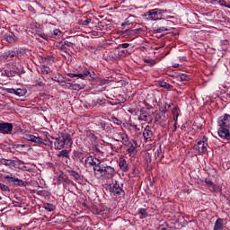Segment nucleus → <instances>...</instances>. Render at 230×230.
I'll return each instance as SVG.
<instances>
[{
    "instance_id": "obj_8",
    "label": "nucleus",
    "mask_w": 230,
    "mask_h": 230,
    "mask_svg": "<svg viewBox=\"0 0 230 230\" xmlns=\"http://www.w3.org/2000/svg\"><path fill=\"white\" fill-rule=\"evenodd\" d=\"M13 124L8 122L0 123V134H12Z\"/></svg>"
},
{
    "instance_id": "obj_32",
    "label": "nucleus",
    "mask_w": 230,
    "mask_h": 230,
    "mask_svg": "<svg viewBox=\"0 0 230 230\" xmlns=\"http://www.w3.org/2000/svg\"><path fill=\"white\" fill-rule=\"evenodd\" d=\"M179 79L181 80V82H189V80H190V75H186L184 74L181 75L179 76Z\"/></svg>"
},
{
    "instance_id": "obj_22",
    "label": "nucleus",
    "mask_w": 230,
    "mask_h": 230,
    "mask_svg": "<svg viewBox=\"0 0 230 230\" xmlns=\"http://www.w3.org/2000/svg\"><path fill=\"white\" fill-rule=\"evenodd\" d=\"M205 182H206L207 186H208L210 191H217V185H215V183H213L211 181V180L206 179Z\"/></svg>"
},
{
    "instance_id": "obj_41",
    "label": "nucleus",
    "mask_w": 230,
    "mask_h": 230,
    "mask_svg": "<svg viewBox=\"0 0 230 230\" xmlns=\"http://www.w3.org/2000/svg\"><path fill=\"white\" fill-rule=\"evenodd\" d=\"M156 31H157L158 33H161L162 31H168V29H166L165 27H161V28H158V29L156 30Z\"/></svg>"
},
{
    "instance_id": "obj_20",
    "label": "nucleus",
    "mask_w": 230,
    "mask_h": 230,
    "mask_svg": "<svg viewBox=\"0 0 230 230\" xmlns=\"http://www.w3.org/2000/svg\"><path fill=\"white\" fill-rule=\"evenodd\" d=\"M119 166L122 172H128V164H127V160L124 158L119 159Z\"/></svg>"
},
{
    "instance_id": "obj_42",
    "label": "nucleus",
    "mask_w": 230,
    "mask_h": 230,
    "mask_svg": "<svg viewBox=\"0 0 230 230\" xmlns=\"http://www.w3.org/2000/svg\"><path fill=\"white\" fill-rule=\"evenodd\" d=\"M159 119H161V113H156V115L155 116V121L157 123Z\"/></svg>"
},
{
    "instance_id": "obj_44",
    "label": "nucleus",
    "mask_w": 230,
    "mask_h": 230,
    "mask_svg": "<svg viewBox=\"0 0 230 230\" xmlns=\"http://www.w3.org/2000/svg\"><path fill=\"white\" fill-rule=\"evenodd\" d=\"M126 33L128 35H134V31L133 30H126Z\"/></svg>"
},
{
    "instance_id": "obj_14",
    "label": "nucleus",
    "mask_w": 230,
    "mask_h": 230,
    "mask_svg": "<svg viewBox=\"0 0 230 230\" xmlns=\"http://www.w3.org/2000/svg\"><path fill=\"white\" fill-rule=\"evenodd\" d=\"M139 121H146L147 123H152V116L145 111V109H142L140 111V115L138 117Z\"/></svg>"
},
{
    "instance_id": "obj_21",
    "label": "nucleus",
    "mask_w": 230,
    "mask_h": 230,
    "mask_svg": "<svg viewBox=\"0 0 230 230\" xmlns=\"http://www.w3.org/2000/svg\"><path fill=\"white\" fill-rule=\"evenodd\" d=\"M105 212H107L105 208H100L98 207L92 208V213H93V215H101L102 217H103Z\"/></svg>"
},
{
    "instance_id": "obj_5",
    "label": "nucleus",
    "mask_w": 230,
    "mask_h": 230,
    "mask_svg": "<svg viewBox=\"0 0 230 230\" xmlns=\"http://www.w3.org/2000/svg\"><path fill=\"white\" fill-rule=\"evenodd\" d=\"M125 146H128L127 152L129 155L130 157H136V155L137 154V142L134 141L128 142V145H124Z\"/></svg>"
},
{
    "instance_id": "obj_50",
    "label": "nucleus",
    "mask_w": 230,
    "mask_h": 230,
    "mask_svg": "<svg viewBox=\"0 0 230 230\" xmlns=\"http://www.w3.org/2000/svg\"><path fill=\"white\" fill-rule=\"evenodd\" d=\"M128 46H130V44H128V43H123L122 44V48H128Z\"/></svg>"
},
{
    "instance_id": "obj_13",
    "label": "nucleus",
    "mask_w": 230,
    "mask_h": 230,
    "mask_svg": "<svg viewBox=\"0 0 230 230\" xmlns=\"http://www.w3.org/2000/svg\"><path fill=\"white\" fill-rule=\"evenodd\" d=\"M18 39L19 37H17V35L12 31L5 33L4 36V40L9 44H14V42H17Z\"/></svg>"
},
{
    "instance_id": "obj_35",
    "label": "nucleus",
    "mask_w": 230,
    "mask_h": 230,
    "mask_svg": "<svg viewBox=\"0 0 230 230\" xmlns=\"http://www.w3.org/2000/svg\"><path fill=\"white\" fill-rule=\"evenodd\" d=\"M63 47L65 48V49H67V48H73V42L66 40Z\"/></svg>"
},
{
    "instance_id": "obj_43",
    "label": "nucleus",
    "mask_w": 230,
    "mask_h": 230,
    "mask_svg": "<svg viewBox=\"0 0 230 230\" xmlns=\"http://www.w3.org/2000/svg\"><path fill=\"white\" fill-rule=\"evenodd\" d=\"M159 155H161V149H157L156 152L155 153V159L159 158Z\"/></svg>"
},
{
    "instance_id": "obj_1",
    "label": "nucleus",
    "mask_w": 230,
    "mask_h": 230,
    "mask_svg": "<svg viewBox=\"0 0 230 230\" xmlns=\"http://www.w3.org/2000/svg\"><path fill=\"white\" fill-rule=\"evenodd\" d=\"M217 125L219 127L217 131L219 137L230 143V115L226 113L223 118H219Z\"/></svg>"
},
{
    "instance_id": "obj_51",
    "label": "nucleus",
    "mask_w": 230,
    "mask_h": 230,
    "mask_svg": "<svg viewBox=\"0 0 230 230\" xmlns=\"http://www.w3.org/2000/svg\"><path fill=\"white\" fill-rule=\"evenodd\" d=\"M101 127H102V130H105V123L101 122Z\"/></svg>"
},
{
    "instance_id": "obj_10",
    "label": "nucleus",
    "mask_w": 230,
    "mask_h": 230,
    "mask_svg": "<svg viewBox=\"0 0 230 230\" xmlns=\"http://www.w3.org/2000/svg\"><path fill=\"white\" fill-rule=\"evenodd\" d=\"M5 93H8L9 94H15L16 96H24L28 91L26 88H18V89H13V88H5Z\"/></svg>"
},
{
    "instance_id": "obj_56",
    "label": "nucleus",
    "mask_w": 230,
    "mask_h": 230,
    "mask_svg": "<svg viewBox=\"0 0 230 230\" xmlns=\"http://www.w3.org/2000/svg\"><path fill=\"white\" fill-rule=\"evenodd\" d=\"M92 76H93V77L95 76V74H94V72H93V74H92Z\"/></svg>"
},
{
    "instance_id": "obj_54",
    "label": "nucleus",
    "mask_w": 230,
    "mask_h": 230,
    "mask_svg": "<svg viewBox=\"0 0 230 230\" xmlns=\"http://www.w3.org/2000/svg\"><path fill=\"white\" fill-rule=\"evenodd\" d=\"M38 85H40V87H42V85H44V83L40 82L38 84Z\"/></svg>"
},
{
    "instance_id": "obj_18",
    "label": "nucleus",
    "mask_w": 230,
    "mask_h": 230,
    "mask_svg": "<svg viewBox=\"0 0 230 230\" xmlns=\"http://www.w3.org/2000/svg\"><path fill=\"white\" fill-rule=\"evenodd\" d=\"M66 87H68V89H73L74 91H80V89H84V84L67 83Z\"/></svg>"
},
{
    "instance_id": "obj_31",
    "label": "nucleus",
    "mask_w": 230,
    "mask_h": 230,
    "mask_svg": "<svg viewBox=\"0 0 230 230\" xmlns=\"http://www.w3.org/2000/svg\"><path fill=\"white\" fill-rule=\"evenodd\" d=\"M144 62L146 64H148L151 67L153 66H155L157 64V61L154 60V59H144Z\"/></svg>"
},
{
    "instance_id": "obj_40",
    "label": "nucleus",
    "mask_w": 230,
    "mask_h": 230,
    "mask_svg": "<svg viewBox=\"0 0 230 230\" xmlns=\"http://www.w3.org/2000/svg\"><path fill=\"white\" fill-rule=\"evenodd\" d=\"M83 75H84V77L90 75L91 78H94V77L93 76V74H91V72H89L88 70H84V71L83 72Z\"/></svg>"
},
{
    "instance_id": "obj_15",
    "label": "nucleus",
    "mask_w": 230,
    "mask_h": 230,
    "mask_svg": "<svg viewBox=\"0 0 230 230\" xmlns=\"http://www.w3.org/2000/svg\"><path fill=\"white\" fill-rule=\"evenodd\" d=\"M116 174V171L113 167L104 166V172L102 173L103 177L106 179H112V176Z\"/></svg>"
},
{
    "instance_id": "obj_11",
    "label": "nucleus",
    "mask_w": 230,
    "mask_h": 230,
    "mask_svg": "<svg viewBox=\"0 0 230 230\" xmlns=\"http://www.w3.org/2000/svg\"><path fill=\"white\" fill-rule=\"evenodd\" d=\"M109 190L112 195H115V197H118L123 193V188L119 186V183L118 181L115 182V184L111 185L109 188Z\"/></svg>"
},
{
    "instance_id": "obj_47",
    "label": "nucleus",
    "mask_w": 230,
    "mask_h": 230,
    "mask_svg": "<svg viewBox=\"0 0 230 230\" xmlns=\"http://www.w3.org/2000/svg\"><path fill=\"white\" fill-rule=\"evenodd\" d=\"M206 1V3H211L212 4H215V3H217V1L218 0H204Z\"/></svg>"
},
{
    "instance_id": "obj_16",
    "label": "nucleus",
    "mask_w": 230,
    "mask_h": 230,
    "mask_svg": "<svg viewBox=\"0 0 230 230\" xmlns=\"http://www.w3.org/2000/svg\"><path fill=\"white\" fill-rule=\"evenodd\" d=\"M144 139L148 141V139H152L154 133L152 132V128L150 126H146L143 131Z\"/></svg>"
},
{
    "instance_id": "obj_58",
    "label": "nucleus",
    "mask_w": 230,
    "mask_h": 230,
    "mask_svg": "<svg viewBox=\"0 0 230 230\" xmlns=\"http://www.w3.org/2000/svg\"><path fill=\"white\" fill-rule=\"evenodd\" d=\"M0 200H1V197H0Z\"/></svg>"
},
{
    "instance_id": "obj_34",
    "label": "nucleus",
    "mask_w": 230,
    "mask_h": 230,
    "mask_svg": "<svg viewBox=\"0 0 230 230\" xmlns=\"http://www.w3.org/2000/svg\"><path fill=\"white\" fill-rule=\"evenodd\" d=\"M16 148H27V150H31V147L29 145L24 144L16 145Z\"/></svg>"
},
{
    "instance_id": "obj_52",
    "label": "nucleus",
    "mask_w": 230,
    "mask_h": 230,
    "mask_svg": "<svg viewBox=\"0 0 230 230\" xmlns=\"http://www.w3.org/2000/svg\"><path fill=\"white\" fill-rule=\"evenodd\" d=\"M38 195H44V190H39Z\"/></svg>"
},
{
    "instance_id": "obj_25",
    "label": "nucleus",
    "mask_w": 230,
    "mask_h": 230,
    "mask_svg": "<svg viewBox=\"0 0 230 230\" xmlns=\"http://www.w3.org/2000/svg\"><path fill=\"white\" fill-rule=\"evenodd\" d=\"M1 164H4V166H12V164H15L14 160H6L4 158L0 160Z\"/></svg>"
},
{
    "instance_id": "obj_12",
    "label": "nucleus",
    "mask_w": 230,
    "mask_h": 230,
    "mask_svg": "<svg viewBox=\"0 0 230 230\" xmlns=\"http://www.w3.org/2000/svg\"><path fill=\"white\" fill-rule=\"evenodd\" d=\"M193 148L194 150H197L199 154H204L208 151V144L202 140H199Z\"/></svg>"
},
{
    "instance_id": "obj_29",
    "label": "nucleus",
    "mask_w": 230,
    "mask_h": 230,
    "mask_svg": "<svg viewBox=\"0 0 230 230\" xmlns=\"http://www.w3.org/2000/svg\"><path fill=\"white\" fill-rule=\"evenodd\" d=\"M4 179H5V181H7V182H14L15 183V181L17 178H15L13 175H6L4 177Z\"/></svg>"
},
{
    "instance_id": "obj_55",
    "label": "nucleus",
    "mask_w": 230,
    "mask_h": 230,
    "mask_svg": "<svg viewBox=\"0 0 230 230\" xmlns=\"http://www.w3.org/2000/svg\"><path fill=\"white\" fill-rule=\"evenodd\" d=\"M121 26H127V22L121 23Z\"/></svg>"
},
{
    "instance_id": "obj_46",
    "label": "nucleus",
    "mask_w": 230,
    "mask_h": 230,
    "mask_svg": "<svg viewBox=\"0 0 230 230\" xmlns=\"http://www.w3.org/2000/svg\"><path fill=\"white\" fill-rule=\"evenodd\" d=\"M7 230H21V227H19V226L8 227Z\"/></svg>"
},
{
    "instance_id": "obj_37",
    "label": "nucleus",
    "mask_w": 230,
    "mask_h": 230,
    "mask_svg": "<svg viewBox=\"0 0 230 230\" xmlns=\"http://www.w3.org/2000/svg\"><path fill=\"white\" fill-rule=\"evenodd\" d=\"M81 24H83L84 26H88V24H91V19L87 18L86 20H82Z\"/></svg>"
},
{
    "instance_id": "obj_33",
    "label": "nucleus",
    "mask_w": 230,
    "mask_h": 230,
    "mask_svg": "<svg viewBox=\"0 0 230 230\" xmlns=\"http://www.w3.org/2000/svg\"><path fill=\"white\" fill-rule=\"evenodd\" d=\"M138 215H141V217H144L145 218H146V217H148V212H146L145 208H139Z\"/></svg>"
},
{
    "instance_id": "obj_45",
    "label": "nucleus",
    "mask_w": 230,
    "mask_h": 230,
    "mask_svg": "<svg viewBox=\"0 0 230 230\" xmlns=\"http://www.w3.org/2000/svg\"><path fill=\"white\" fill-rule=\"evenodd\" d=\"M74 76H78L79 78H85V75L84 74H76V75H74Z\"/></svg>"
},
{
    "instance_id": "obj_17",
    "label": "nucleus",
    "mask_w": 230,
    "mask_h": 230,
    "mask_svg": "<svg viewBox=\"0 0 230 230\" xmlns=\"http://www.w3.org/2000/svg\"><path fill=\"white\" fill-rule=\"evenodd\" d=\"M19 53L15 50H9L4 54V58L5 60H11L12 58H17Z\"/></svg>"
},
{
    "instance_id": "obj_39",
    "label": "nucleus",
    "mask_w": 230,
    "mask_h": 230,
    "mask_svg": "<svg viewBox=\"0 0 230 230\" xmlns=\"http://www.w3.org/2000/svg\"><path fill=\"white\" fill-rule=\"evenodd\" d=\"M219 4L225 6L226 8H230V4H227L225 0H219Z\"/></svg>"
},
{
    "instance_id": "obj_28",
    "label": "nucleus",
    "mask_w": 230,
    "mask_h": 230,
    "mask_svg": "<svg viewBox=\"0 0 230 230\" xmlns=\"http://www.w3.org/2000/svg\"><path fill=\"white\" fill-rule=\"evenodd\" d=\"M44 208L47 210V211H55V206L51 203H45L44 204Z\"/></svg>"
},
{
    "instance_id": "obj_49",
    "label": "nucleus",
    "mask_w": 230,
    "mask_h": 230,
    "mask_svg": "<svg viewBox=\"0 0 230 230\" xmlns=\"http://www.w3.org/2000/svg\"><path fill=\"white\" fill-rule=\"evenodd\" d=\"M40 37H41V39H45V40L48 39V36L44 33H40Z\"/></svg>"
},
{
    "instance_id": "obj_7",
    "label": "nucleus",
    "mask_w": 230,
    "mask_h": 230,
    "mask_svg": "<svg viewBox=\"0 0 230 230\" xmlns=\"http://www.w3.org/2000/svg\"><path fill=\"white\" fill-rule=\"evenodd\" d=\"M97 164H102V162L96 157L88 156L84 161L85 168H91V166L94 168Z\"/></svg>"
},
{
    "instance_id": "obj_30",
    "label": "nucleus",
    "mask_w": 230,
    "mask_h": 230,
    "mask_svg": "<svg viewBox=\"0 0 230 230\" xmlns=\"http://www.w3.org/2000/svg\"><path fill=\"white\" fill-rule=\"evenodd\" d=\"M60 35H62V31H60V30H58V29H55L53 31V33L50 35V37L55 39V38L58 37V36H60Z\"/></svg>"
},
{
    "instance_id": "obj_23",
    "label": "nucleus",
    "mask_w": 230,
    "mask_h": 230,
    "mask_svg": "<svg viewBox=\"0 0 230 230\" xmlns=\"http://www.w3.org/2000/svg\"><path fill=\"white\" fill-rule=\"evenodd\" d=\"M224 226V220L222 218H218L214 226V230H222V227Z\"/></svg>"
},
{
    "instance_id": "obj_24",
    "label": "nucleus",
    "mask_w": 230,
    "mask_h": 230,
    "mask_svg": "<svg viewBox=\"0 0 230 230\" xmlns=\"http://www.w3.org/2000/svg\"><path fill=\"white\" fill-rule=\"evenodd\" d=\"M58 157H66V159H69V150L63 149L58 154Z\"/></svg>"
},
{
    "instance_id": "obj_57",
    "label": "nucleus",
    "mask_w": 230,
    "mask_h": 230,
    "mask_svg": "<svg viewBox=\"0 0 230 230\" xmlns=\"http://www.w3.org/2000/svg\"><path fill=\"white\" fill-rule=\"evenodd\" d=\"M161 230H166V228H165V227H163Z\"/></svg>"
},
{
    "instance_id": "obj_9",
    "label": "nucleus",
    "mask_w": 230,
    "mask_h": 230,
    "mask_svg": "<svg viewBox=\"0 0 230 230\" xmlns=\"http://www.w3.org/2000/svg\"><path fill=\"white\" fill-rule=\"evenodd\" d=\"M114 141L121 143L122 145H128V136L125 132H119L113 137Z\"/></svg>"
},
{
    "instance_id": "obj_2",
    "label": "nucleus",
    "mask_w": 230,
    "mask_h": 230,
    "mask_svg": "<svg viewBox=\"0 0 230 230\" xmlns=\"http://www.w3.org/2000/svg\"><path fill=\"white\" fill-rule=\"evenodd\" d=\"M50 143L49 146L55 150H62L65 146L72 144L71 135L68 133H61L58 138L52 137V140L48 138Z\"/></svg>"
},
{
    "instance_id": "obj_36",
    "label": "nucleus",
    "mask_w": 230,
    "mask_h": 230,
    "mask_svg": "<svg viewBox=\"0 0 230 230\" xmlns=\"http://www.w3.org/2000/svg\"><path fill=\"white\" fill-rule=\"evenodd\" d=\"M41 73L43 75H49V67H48V66L41 67Z\"/></svg>"
},
{
    "instance_id": "obj_6",
    "label": "nucleus",
    "mask_w": 230,
    "mask_h": 230,
    "mask_svg": "<svg viewBox=\"0 0 230 230\" xmlns=\"http://www.w3.org/2000/svg\"><path fill=\"white\" fill-rule=\"evenodd\" d=\"M5 75L9 78L12 76H21V68L19 66H10L6 70H5Z\"/></svg>"
},
{
    "instance_id": "obj_4",
    "label": "nucleus",
    "mask_w": 230,
    "mask_h": 230,
    "mask_svg": "<svg viewBox=\"0 0 230 230\" xmlns=\"http://www.w3.org/2000/svg\"><path fill=\"white\" fill-rule=\"evenodd\" d=\"M23 139L27 141H31L32 143H37L38 145H45L48 146V140L40 138V137H36L34 135H24Z\"/></svg>"
},
{
    "instance_id": "obj_19",
    "label": "nucleus",
    "mask_w": 230,
    "mask_h": 230,
    "mask_svg": "<svg viewBox=\"0 0 230 230\" xmlns=\"http://www.w3.org/2000/svg\"><path fill=\"white\" fill-rule=\"evenodd\" d=\"M105 170V166H102V164H97L93 167V172L95 177H98V175L103 176V172Z\"/></svg>"
},
{
    "instance_id": "obj_27",
    "label": "nucleus",
    "mask_w": 230,
    "mask_h": 230,
    "mask_svg": "<svg viewBox=\"0 0 230 230\" xmlns=\"http://www.w3.org/2000/svg\"><path fill=\"white\" fill-rule=\"evenodd\" d=\"M14 186H23V187H26V186H28V181H24L22 180H20V179L16 178V180L14 181Z\"/></svg>"
},
{
    "instance_id": "obj_3",
    "label": "nucleus",
    "mask_w": 230,
    "mask_h": 230,
    "mask_svg": "<svg viewBox=\"0 0 230 230\" xmlns=\"http://www.w3.org/2000/svg\"><path fill=\"white\" fill-rule=\"evenodd\" d=\"M145 17L147 21H159V19L163 18V13L159 9H153L146 13Z\"/></svg>"
},
{
    "instance_id": "obj_26",
    "label": "nucleus",
    "mask_w": 230,
    "mask_h": 230,
    "mask_svg": "<svg viewBox=\"0 0 230 230\" xmlns=\"http://www.w3.org/2000/svg\"><path fill=\"white\" fill-rule=\"evenodd\" d=\"M158 85H160V87H163L164 89H172V87H173L172 84L164 81H159Z\"/></svg>"
},
{
    "instance_id": "obj_38",
    "label": "nucleus",
    "mask_w": 230,
    "mask_h": 230,
    "mask_svg": "<svg viewBox=\"0 0 230 230\" xmlns=\"http://www.w3.org/2000/svg\"><path fill=\"white\" fill-rule=\"evenodd\" d=\"M0 189L2 190V191H10V187H8L3 183H2V185H0Z\"/></svg>"
},
{
    "instance_id": "obj_48",
    "label": "nucleus",
    "mask_w": 230,
    "mask_h": 230,
    "mask_svg": "<svg viewBox=\"0 0 230 230\" xmlns=\"http://www.w3.org/2000/svg\"><path fill=\"white\" fill-rule=\"evenodd\" d=\"M71 174L74 176V177H78V172H75V171H71Z\"/></svg>"
},
{
    "instance_id": "obj_53",
    "label": "nucleus",
    "mask_w": 230,
    "mask_h": 230,
    "mask_svg": "<svg viewBox=\"0 0 230 230\" xmlns=\"http://www.w3.org/2000/svg\"><path fill=\"white\" fill-rule=\"evenodd\" d=\"M172 67L174 68L179 67V64L175 63L174 65H172Z\"/></svg>"
}]
</instances>
